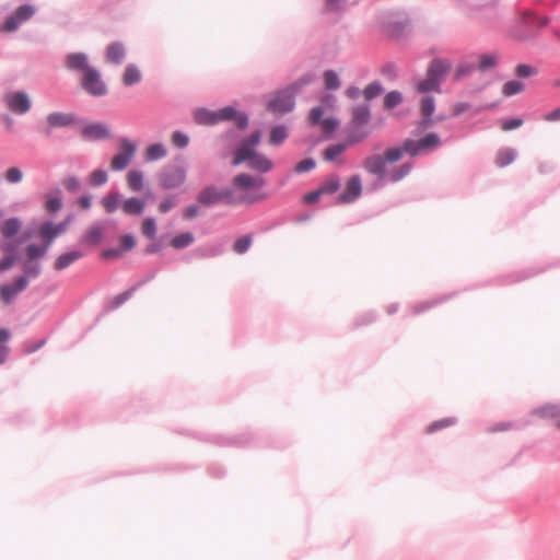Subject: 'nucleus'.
Segmentation results:
<instances>
[{
  "instance_id": "nucleus-7",
  "label": "nucleus",
  "mask_w": 560,
  "mask_h": 560,
  "mask_svg": "<svg viewBox=\"0 0 560 560\" xmlns=\"http://www.w3.org/2000/svg\"><path fill=\"white\" fill-rule=\"evenodd\" d=\"M2 101L7 108L15 115H25L32 108V100L30 95L22 90L4 93Z\"/></svg>"
},
{
  "instance_id": "nucleus-50",
  "label": "nucleus",
  "mask_w": 560,
  "mask_h": 560,
  "mask_svg": "<svg viewBox=\"0 0 560 560\" xmlns=\"http://www.w3.org/2000/svg\"><path fill=\"white\" fill-rule=\"evenodd\" d=\"M4 179L9 184H19L23 179V172L16 166L9 167L4 173Z\"/></svg>"
},
{
  "instance_id": "nucleus-57",
  "label": "nucleus",
  "mask_w": 560,
  "mask_h": 560,
  "mask_svg": "<svg viewBox=\"0 0 560 560\" xmlns=\"http://www.w3.org/2000/svg\"><path fill=\"white\" fill-rule=\"evenodd\" d=\"M456 423V419L455 418H444V419H441V420H438V421H434L432 422L428 428H427V432L428 433H433L438 430H441V429H444V428H447V427H451L453 424Z\"/></svg>"
},
{
  "instance_id": "nucleus-54",
  "label": "nucleus",
  "mask_w": 560,
  "mask_h": 560,
  "mask_svg": "<svg viewBox=\"0 0 560 560\" xmlns=\"http://www.w3.org/2000/svg\"><path fill=\"white\" fill-rule=\"evenodd\" d=\"M252 242L250 235H244L235 241L233 249L237 254H244L249 249Z\"/></svg>"
},
{
  "instance_id": "nucleus-38",
  "label": "nucleus",
  "mask_w": 560,
  "mask_h": 560,
  "mask_svg": "<svg viewBox=\"0 0 560 560\" xmlns=\"http://www.w3.org/2000/svg\"><path fill=\"white\" fill-rule=\"evenodd\" d=\"M288 129L283 125L275 126L270 131L269 142L272 145H280L288 138Z\"/></svg>"
},
{
  "instance_id": "nucleus-29",
  "label": "nucleus",
  "mask_w": 560,
  "mask_h": 560,
  "mask_svg": "<svg viewBox=\"0 0 560 560\" xmlns=\"http://www.w3.org/2000/svg\"><path fill=\"white\" fill-rule=\"evenodd\" d=\"M142 80L140 69L135 63H128L122 74V83L126 86L138 84Z\"/></svg>"
},
{
  "instance_id": "nucleus-41",
  "label": "nucleus",
  "mask_w": 560,
  "mask_h": 560,
  "mask_svg": "<svg viewBox=\"0 0 560 560\" xmlns=\"http://www.w3.org/2000/svg\"><path fill=\"white\" fill-rule=\"evenodd\" d=\"M23 272L21 277H26L27 280L36 279L42 272V266L38 262L26 259L23 264Z\"/></svg>"
},
{
  "instance_id": "nucleus-44",
  "label": "nucleus",
  "mask_w": 560,
  "mask_h": 560,
  "mask_svg": "<svg viewBox=\"0 0 560 560\" xmlns=\"http://www.w3.org/2000/svg\"><path fill=\"white\" fill-rule=\"evenodd\" d=\"M340 187V178L337 175H330L319 187L323 195L334 194Z\"/></svg>"
},
{
  "instance_id": "nucleus-33",
  "label": "nucleus",
  "mask_w": 560,
  "mask_h": 560,
  "mask_svg": "<svg viewBox=\"0 0 560 560\" xmlns=\"http://www.w3.org/2000/svg\"><path fill=\"white\" fill-rule=\"evenodd\" d=\"M144 176L141 171L132 170L127 174V183L130 190L139 192L143 189Z\"/></svg>"
},
{
  "instance_id": "nucleus-35",
  "label": "nucleus",
  "mask_w": 560,
  "mask_h": 560,
  "mask_svg": "<svg viewBox=\"0 0 560 560\" xmlns=\"http://www.w3.org/2000/svg\"><path fill=\"white\" fill-rule=\"evenodd\" d=\"M532 413L541 418L557 419L558 421L560 418V405H546L534 409Z\"/></svg>"
},
{
  "instance_id": "nucleus-28",
  "label": "nucleus",
  "mask_w": 560,
  "mask_h": 560,
  "mask_svg": "<svg viewBox=\"0 0 560 560\" xmlns=\"http://www.w3.org/2000/svg\"><path fill=\"white\" fill-rule=\"evenodd\" d=\"M22 222L19 218H9L0 226L2 236L7 240L14 237L21 230Z\"/></svg>"
},
{
  "instance_id": "nucleus-27",
  "label": "nucleus",
  "mask_w": 560,
  "mask_h": 560,
  "mask_svg": "<svg viewBox=\"0 0 560 560\" xmlns=\"http://www.w3.org/2000/svg\"><path fill=\"white\" fill-rule=\"evenodd\" d=\"M122 211L128 215H140L143 213L145 202L137 197H130L122 202Z\"/></svg>"
},
{
  "instance_id": "nucleus-43",
  "label": "nucleus",
  "mask_w": 560,
  "mask_h": 560,
  "mask_svg": "<svg viewBox=\"0 0 560 560\" xmlns=\"http://www.w3.org/2000/svg\"><path fill=\"white\" fill-rule=\"evenodd\" d=\"M324 84L327 90L335 91L340 88V79L336 71L326 70L323 74Z\"/></svg>"
},
{
  "instance_id": "nucleus-24",
  "label": "nucleus",
  "mask_w": 560,
  "mask_h": 560,
  "mask_svg": "<svg viewBox=\"0 0 560 560\" xmlns=\"http://www.w3.org/2000/svg\"><path fill=\"white\" fill-rule=\"evenodd\" d=\"M197 200L205 207H211L218 202H221L220 189L213 185H209L198 194Z\"/></svg>"
},
{
  "instance_id": "nucleus-14",
  "label": "nucleus",
  "mask_w": 560,
  "mask_h": 560,
  "mask_svg": "<svg viewBox=\"0 0 560 560\" xmlns=\"http://www.w3.org/2000/svg\"><path fill=\"white\" fill-rule=\"evenodd\" d=\"M46 121H47V129L45 130V135L50 136L51 129L65 128V127L74 125L78 122V118L74 114L54 112V113L48 114Z\"/></svg>"
},
{
  "instance_id": "nucleus-37",
  "label": "nucleus",
  "mask_w": 560,
  "mask_h": 560,
  "mask_svg": "<svg viewBox=\"0 0 560 560\" xmlns=\"http://www.w3.org/2000/svg\"><path fill=\"white\" fill-rule=\"evenodd\" d=\"M62 207V199H61V191L59 189H56L54 195H48L45 208L50 213L58 212Z\"/></svg>"
},
{
  "instance_id": "nucleus-23",
  "label": "nucleus",
  "mask_w": 560,
  "mask_h": 560,
  "mask_svg": "<svg viewBox=\"0 0 560 560\" xmlns=\"http://www.w3.org/2000/svg\"><path fill=\"white\" fill-rule=\"evenodd\" d=\"M83 256H84V253L79 249H72V250L66 252L56 258V260L54 262V269L56 271H61V270L68 268L69 266H71L73 262H75Z\"/></svg>"
},
{
  "instance_id": "nucleus-51",
  "label": "nucleus",
  "mask_w": 560,
  "mask_h": 560,
  "mask_svg": "<svg viewBox=\"0 0 560 560\" xmlns=\"http://www.w3.org/2000/svg\"><path fill=\"white\" fill-rule=\"evenodd\" d=\"M522 90H523L522 82L516 81V80H511V81H508L503 85L502 93L504 96L510 97V96H513V95L522 92Z\"/></svg>"
},
{
  "instance_id": "nucleus-15",
  "label": "nucleus",
  "mask_w": 560,
  "mask_h": 560,
  "mask_svg": "<svg viewBox=\"0 0 560 560\" xmlns=\"http://www.w3.org/2000/svg\"><path fill=\"white\" fill-rule=\"evenodd\" d=\"M362 194V183L359 175H353L347 182L346 189L339 195L338 201L340 203H352Z\"/></svg>"
},
{
  "instance_id": "nucleus-47",
  "label": "nucleus",
  "mask_w": 560,
  "mask_h": 560,
  "mask_svg": "<svg viewBox=\"0 0 560 560\" xmlns=\"http://www.w3.org/2000/svg\"><path fill=\"white\" fill-rule=\"evenodd\" d=\"M10 339V331L7 328H0V364L4 363L8 354L9 347L5 342Z\"/></svg>"
},
{
  "instance_id": "nucleus-22",
  "label": "nucleus",
  "mask_w": 560,
  "mask_h": 560,
  "mask_svg": "<svg viewBox=\"0 0 560 560\" xmlns=\"http://www.w3.org/2000/svg\"><path fill=\"white\" fill-rule=\"evenodd\" d=\"M82 136L86 140H102L110 136L109 130L103 124H89L82 128Z\"/></svg>"
},
{
  "instance_id": "nucleus-64",
  "label": "nucleus",
  "mask_w": 560,
  "mask_h": 560,
  "mask_svg": "<svg viewBox=\"0 0 560 560\" xmlns=\"http://www.w3.org/2000/svg\"><path fill=\"white\" fill-rule=\"evenodd\" d=\"M18 260V255H7L0 259V272L7 271L13 267Z\"/></svg>"
},
{
  "instance_id": "nucleus-39",
  "label": "nucleus",
  "mask_w": 560,
  "mask_h": 560,
  "mask_svg": "<svg viewBox=\"0 0 560 560\" xmlns=\"http://www.w3.org/2000/svg\"><path fill=\"white\" fill-rule=\"evenodd\" d=\"M195 241L192 233L185 232L174 236L171 241V245L176 249H183L191 245Z\"/></svg>"
},
{
  "instance_id": "nucleus-63",
  "label": "nucleus",
  "mask_w": 560,
  "mask_h": 560,
  "mask_svg": "<svg viewBox=\"0 0 560 560\" xmlns=\"http://www.w3.org/2000/svg\"><path fill=\"white\" fill-rule=\"evenodd\" d=\"M136 246V240L131 234H125L120 237V249L122 252L131 250Z\"/></svg>"
},
{
  "instance_id": "nucleus-45",
  "label": "nucleus",
  "mask_w": 560,
  "mask_h": 560,
  "mask_svg": "<svg viewBox=\"0 0 560 560\" xmlns=\"http://www.w3.org/2000/svg\"><path fill=\"white\" fill-rule=\"evenodd\" d=\"M347 144L343 143H336L327 147L324 151V159L326 161H335L338 155L345 152L347 149Z\"/></svg>"
},
{
  "instance_id": "nucleus-12",
  "label": "nucleus",
  "mask_w": 560,
  "mask_h": 560,
  "mask_svg": "<svg viewBox=\"0 0 560 560\" xmlns=\"http://www.w3.org/2000/svg\"><path fill=\"white\" fill-rule=\"evenodd\" d=\"M244 162H246L248 168L259 173H268L273 167L272 161L258 152L250 154L247 152L245 156L234 158V164H241Z\"/></svg>"
},
{
  "instance_id": "nucleus-52",
  "label": "nucleus",
  "mask_w": 560,
  "mask_h": 560,
  "mask_svg": "<svg viewBox=\"0 0 560 560\" xmlns=\"http://www.w3.org/2000/svg\"><path fill=\"white\" fill-rule=\"evenodd\" d=\"M142 233L147 237L154 240L156 236V222L154 218H145L142 222Z\"/></svg>"
},
{
  "instance_id": "nucleus-10",
  "label": "nucleus",
  "mask_w": 560,
  "mask_h": 560,
  "mask_svg": "<svg viewBox=\"0 0 560 560\" xmlns=\"http://www.w3.org/2000/svg\"><path fill=\"white\" fill-rule=\"evenodd\" d=\"M440 144V137L435 132H430L420 140L407 139L402 144V150L404 153L416 156L423 151L436 149Z\"/></svg>"
},
{
  "instance_id": "nucleus-18",
  "label": "nucleus",
  "mask_w": 560,
  "mask_h": 560,
  "mask_svg": "<svg viewBox=\"0 0 560 560\" xmlns=\"http://www.w3.org/2000/svg\"><path fill=\"white\" fill-rule=\"evenodd\" d=\"M347 147L353 145L364 141L370 135L371 130L365 126L348 124L345 129Z\"/></svg>"
},
{
  "instance_id": "nucleus-6",
  "label": "nucleus",
  "mask_w": 560,
  "mask_h": 560,
  "mask_svg": "<svg viewBox=\"0 0 560 560\" xmlns=\"http://www.w3.org/2000/svg\"><path fill=\"white\" fill-rule=\"evenodd\" d=\"M137 152V143L129 138L122 137L119 139L118 152L110 161V170L114 172H121L128 167Z\"/></svg>"
},
{
  "instance_id": "nucleus-49",
  "label": "nucleus",
  "mask_w": 560,
  "mask_h": 560,
  "mask_svg": "<svg viewBox=\"0 0 560 560\" xmlns=\"http://www.w3.org/2000/svg\"><path fill=\"white\" fill-rule=\"evenodd\" d=\"M498 63V57L491 54H482L479 56L478 69L482 72L495 67Z\"/></svg>"
},
{
  "instance_id": "nucleus-26",
  "label": "nucleus",
  "mask_w": 560,
  "mask_h": 560,
  "mask_svg": "<svg viewBox=\"0 0 560 560\" xmlns=\"http://www.w3.org/2000/svg\"><path fill=\"white\" fill-rule=\"evenodd\" d=\"M518 153L515 149L504 147L498 150L494 163L498 167H505L513 163Z\"/></svg>"
},
{
  "instance_id": "nucleus-5",
  "label": "nucleus",
  "mask_w": 560,
  "mask_h": 560,
  "mask_svg": "<svg viewBox=\"0 0 560 560\" xmlns=\"http://www.w3.org/2000/svg\"><path fill=\"white\" fill-rule=\"evenodd\" d=\"M451 70V62L447 59L434 58L427 70L425 79L417 84L419 93L440 92L441 84Z\"/></svg>"
},
{
  "instance_id": "nucleus-20",
  "label": "nucleus",
  "mask_w": 560,
  "mask_h": 560,
  "mask_svg": "<svg viewBox=\"0 0 560 560\" xmlns=\"http://www.w3.org/2000/svg\"><path fill=\"white\" fill-rule=\"evenodd\" d=\"M435 110V100L433 96H424L421 100L420 112L422 119L420 121V128L428 129L433 125L432 115Z\"/></svg>"
},
{
  "instance_id": "nucleus-58",
  "label": "nucleus",
  "mask_w": 560,
  "mask_h": 560,
  "mask_svg": "<svg viewBox=\"0 0 560 560\" xmlns=\"http://www.w3.org/2000/svg\"><path fill=\"white\" fill-rule=\"evenodd\" d=\"M172 143L176 148L184 149L189 143V137L186 133L176 130L172 133Z\"/></svg>"
},
{
  "instance_id": "nucleus-40",
  "label": "nucleus",
  "mask_w": 560,
  "mask_h": 560,
  "mask_svg": "<svg viewBox=\"0 0 560 560\" xmlns=\"http://www.w3.org/2000/svg\"><path fill=\"white\" fill-rule=\"evenodd\" d=\"M384 92V88L381 84L380 81H373L369 83L364 90L362 91V94L366 101H372L380 96Z\"/></svg>"
},
{
  "instance_id": "nucleus-25",
  "label": "nucleus",
  "mask_w": 560,
  "mask_h": 560,
  "mask_svg": "<svg viewBox=\"0 0 560 560\" xmlns=\"http://www.w3.org/2000/svg\"><path fill=\"white\" fill-rule=\"evenodd\" d=\"M371 119V109L368 104H360L354 106L351 112V119L349 124L366 126Z\"/></svg>"
},
{
  "instance_id": "nucleus-42",
  "label": "nucleus",
  "mask_w": 560,
  "mask_h": 560,
  "mask_svg": "<svg viewBox=\"0 0 560 560\" xmlns=\"http://www.w3.org/2000/svg\"><path fill=\"white\" fill-rule=\"evenodd\" d=\"M404 101L402 94L399 91H390L384 97V108L385 109H394L398 105H400Z\"/></svg>"
},
{
  "instance_id": "nucleus-8",
  "label": "nucleus",
  "mask_w": 560,
  "mask_h": 560,
  "mask_svg": "<svg viewBox=\"0 0 560 560\" xmlns=\"http://www.w3.org/2000/svg\"><path fill=\"white\" fill-rule=\"evenodd\" d=\"M36 13V8L32 4H22L18 7L9 16L5 18L1 31L12 33L19 27L31 20Z\"/></svg>"
},
{
  "instance_id": "nucleus-3",
  "label": "nucleus",
  "mask_w": 560,
  "mask_h": 560,
  "mask_svg": "<svg viewBox=\"0 0 560 560\" xmlns=\"http://www.w3.org/2000/svg\"><path fill=\"white\" fill-rule=\"evenodd\" d=\"M194 119L196 124L201 126H212L228 120H235L237 128L241 130L248 126V115L238 113L233 106H226L218 110L197 108L194 113Z\"/></svg>"
},
{
  "instance_id": "nucleus-62",
  "label": "nucleus",
  "mask_w": 560,
  "mask_h": 560,
  "mask_svg": "<svg viewBox=\"0 0 560 560\" xmlns=\"http://www.w3.org/2000/svg\"><path fill=\"white\" fill-rule=\"evenodd\" d=\"M177 205V199L175 196H170L164 198L159 205V211L162 213H167Z\"/></svg>"
},
{
  "instance_id": "nucleus-48",
  "label": "nucleus",
  "mask_w": 560,
  "mask_h": 560,
  "mask_svg": "<svg viewBox=\"0 0 560 560\" xmlns=\"http://www.w3.org/2000/svg\"><path fill=\"white\" fill-rule=\"evenodd\" d=\"M526 16H527V39L529 38V27L530 26L535 25L538 28H540V27L546 26L549 22L548 18L540 19L539 16H537L534 12H532L528 9H527Z\"/></svg>"
},
{
  "instance_id": "nucleus-59",
  "label": "nucleus",
  "mask_w": 560,
  "mask_h": 560,
  "mask_svg": "<svg viewBox=\"0 0 560 560\" xmlns=\"http://www.w3.org/2000/svg\"><path fill=\"white\" fill-rule=\"evenodd\" d=\"M475 69L476 65L474 62H463L456 69L455 79L459 80L466 78L470 75Z\"/></svg>"
},
{
  "instance_id": "nucleus-4",
  "label": "nucleus",
  "mask_w": 560,
  "mask_h": 560,
  "mask_svg": "<svg viewBox=\"0 0 560 560\" xmlns=\"http://www.w3.org/2000/svg\"><path fill=\"white\" fill-rule=\"evenodd\" d=\"M363 167L369 174L377 176L381 180L397 183L411 172L412 164L404 163L399 166L386 170V163L383 156L380 154H372L363 161Z\"/></svg>"
},
{
  "instance_id": "nucleus-2",
  "label": "nucleus",
  "mask_w": 560,
  "mask_h": 560,
  "mask_svg": "<svg viewBox=\"0 0 560 560\" xmlns=\"http://www.w3.org/2000/svg\"><path fill=\"white\" fill-rule=\"evenodd\" d=\"M313 80L314 75L312 73L302 75L287 88L278 91L273 98L269 101L268 108L280 115L292 112L295 106V96Z\"/></svg>"
},
{
  "instance_id": "nucleus-46",
  "label": "nucleus",
  "mask_w": 560,
  "mask_h": 560,
  "mask_svg": "<svg viewBox=\"0 0 560 560\" xmlns=\"http://www.w3.org/2000/svg\"><path fill=\"white\" fill-rule=\"evenodd\" d=\"M38 236L40 238H50L55 240L58 237L56 230H55V223L51 221H45L43 222L38 228Z\"/></svg>"
},
{
  "instance_id": "nucleus-11",
  "label": "nucleus",
  "mask_w": 560,
  "mask_h": 560,
  "mask_svg": "<svg viewBox=\"0 0 560 560\" xmlns=\"http://www.w3.org/2000/svg\"><path fill=\"white\" fill-rule=\"evenodd\" d=\"M159 178L163 189H174L185 182L186 171L178 165H167L162 170Z\"/></svg>"
},
{
  "instance_id": "nucleus-1",
  "label": "nucleus",
  "mask_w": 560,
  "mask_h": 560,
  "mask_svg": "<svg viewBox=\"0 0 560 560\" xmlns=\"http://www.w3.org/2000/svg\"><path fill=\"white\" fill-rule=\"evenodd\" d=\"M233 187H224L220 189L221 202L228 206H236L241 203H254L265 198V195L246 194L236 195L235 189L249 191L266 184L264 177H255L247 173H241L233 177Z\"/></svg>"
},
{
  "instance_id": "nucleus-16",
  "label": "nucleus",
  "mask_w": 560,
  "mask_h": 560,
  "mask_svg": "<svg viewBox=\"0 0 560 560\" xmlns=\"http://www.w3.org/2000/svg\"><path fill=\"white\" fill-rule=\"evenodd\" d=\"M28 285L26 277H18L13 283H5L0 287V295L4 303L10 304L15 296Z\"/></svg>"
},
{
  "instance_id": "nucleus-32",
  "label": "nucleus",
  "mask_w": 560,
  "mask_h": 560,
  "mask_svg": "<svg viewBox=\"0 0 560 560\" xmlns=\"http://www.w3.org/2000/svg\"><path fill=\"white\" fill-rule=\"evenodd\" d=\"M167 150L163 143H153L145 149L144 158L148 162H154L164 159Z\"/></svg>"
},
{
  "instance_id": "nucleus-31",
  "label": "nucleus",
  "mask_w": 560,
  "mask_h": 560,
  "mask_svg": "<svg viewBox=\"0 0 560 560\" xmlns=\"http://www.w3.org/2000/svg\"><path fill=\"white\" fill-rule=\"evenodd\" d=\"M122 199V195L118 191H112L101 199V203L107 213H114Z\"/></svg>"
},
{
  "instance_id": "nucleus-13",
  "label": "nucleus",
  "mask_w": 560,
  "mask_h": 560,
  "mask_svg": "<svg viewBox=\"0 0 560 560\" xmlns=\"http://www.w3.org/2000/svg\"><path fill=\"white\" fill-rule=\"evenodd\" d=\"M63 66L68 71L81 74L93 68V66L90 65L88 54L82 51L67 54L63 59Z\"/></svg>"
},
{
  "instance_id": "nucleus-19",
  "label": "nucleus",
  "mask_w": 560,
  "mask_h": 560,
  "mask_svg": "<svg viewBox=\"0 0 560 560\" xmlns=\"http://www.w3.org/2000/svg\"><path fill=\"white\" fill-rule=\"evenodd\" d=\"M260 140L261 132L259 130L254 131L249 137L243 138L235 150L234 158L245 156L247 152L248 154L256 153L255 148L260 143Z\"/></svg>"
},
{
  "instance_id": "nucleus-56",
  "label": "nucleus",
  "mask_w": 560,
  "mask_h": 560,
  "mask_svg": "<svg viewBox=\"0 0 560 560\" xmlns=\"http://www.w3.org/2000/svg\"><path fill=\"white\" fill-rule=\"evenodd\" d=\"M404 155L402 147L399 148H389L382 155L385 160V163H394L399 161Z\"/></svg>"
},
{
  "instance_id": "nucleus-36",
  "label": "nucleus",
  "mask_w": 560,
  "mask_h": 560,
  "mask_svg": "<svg viewBox=\"0 0 560 560\" xmlns=\"http://www.w3.org/2000/svg\"><path fill=\"white\" fill-rule=\"evenodd\" d=\"M410 21L408 18H402L396 21H392L388 23V31L394 37H400L405 34L406 30L409 27Z\"/></svg>"
},
{
  "instance_id": "nucleus-9",
  "label": "nucleus",
  "mask_w": 560,
  "mask_h": 560,
  "mask_svg": "<svg viewBox=\"0 0 560 560\" xmlns=\"http://www.w3.org/2000/svg\"><path fill=\"white\" fill-rule=\"evenodd\" d=\"M81 88L92 96H104L107 94L106 83L103 81L101 72L93 67L81 75Z\"/></svg>"
},
{
  "instance_id": "nucleus-17",
  "label": "nucleus",
  "mask_w": 560,
  "mask_h": 560,
  "mask_svg": "<svg viewBox=\"0 0 560 560\" xmlns=\"http://www.w3.org/2000/svg\"><path fill=\"white\" fill-rule=\"evenodd\" d=\"M105 226L101 222H95L80 237V245L96 246L104 237Z\"/></svg>"
},
{
  "instance_id": "nucleus-30",
  "label": "nucleus",
  "mask_w": 560,
  "mask_h": 560,
  "mask_svg": "<svg viewBox=\"0 0 560 560\" xmlns=\"http://www.w3.org/2000/svg\"><path fill=\"white\" fill-rule=\"evenodd\" d=\"M350 8L349 0H324L323 10L328 14H343Z\"/></svg>"
},
{
  "instance_id": "nucleus-55",
  "label": "nucleus",
  "mask_w": 560,
  "mask_h": 560,
  "mask_svg": "<svg viewBox=\"0 0 560 560\" xmlns=\"http://www.w3.org/2000/svg\"><path fill=\"white\" fill-rule=\"evenodd\" d=\"M26 257L28 260L35 261L37 259L43 258L47 253L45 248H42L39 245L30 244L26 247Z\"/></svg>"
},
{
  "instance_id": "nucleus-34",
  "label": "nucleus",
  "mask_w": 560,
  "mask_h": 560,
  "mask_svg": "<svg viewBox=\"0 0 560 560\" xmlns=\"http://www.w3.org/2000/svg\"><path fill=\"white\" fill-rule=\"evenodd\" d=\"M153 278H154V273H152V275H151V276H149L145 280H143V281L139 282L138 284H136V285L131 287V288H130V289H128L127 291H125V292H122V293H120V294L116 295V296H115V299H114V300H113V302H112V306H110V307H112V308H117V307H119L120 305H122L125 302H127V301L131 298L132 293H133V292H135V291H136V290L141 285V284H143L145 281L151 280V279H153Z\"/></svg>"
},
{
  "instance_id": "nucleus-61",
  "label": "nucleus",
  "mask_w": 560,
  "mask_h": 560,
  "mask_svg": "<svg viewBox=\"0 0 560 560\" xmlns=\"http://www.w3.org/2000/svg\"><path fill=\"white\" fill-rule=\"evenodd\" d=\"M62 185L63 187L70 191V192H75L80 189L81 187V183L79 180L78 177L75 176H69V177H66L63 180H62Z\"/></svg>"
},
{
  "instance_id": "nucleus-21",
  "label": "nucleus",
  "mask_w": 560,
  "mask_h": 560,
  "mask_svg": "<svg viewBox=\"0 0 560 560\" xmlns=\"http://www.w3.org/2000/svg\"><path fill=\"white\" fill-rule=\"evenodd\" d=\"M126 58V48L120 42L110 43L105 50V60L108 63L121 65Z\"/></svg>"
},
{
  "instance_id": "nucleus-53",
  "label": "nucleus",
  "mask_w": 560,
  "mask_h": 560,
  "mask_svg": "<svg viewBox=\"0 0 560 560\" xmlns=\"http://www.w3.org/2000/svg\"><path fill=\"white\" fill-rule=\"evenodd\" d=\"M108 180V175L104 170H94L90 174V184L94 187L102 186Z\"/></svg>"
},
{
  "instance_id": "nucleus-60",
  "label": "nucleus",
  "mask_w": 560,
  "mask_h": 560,
  "mask_svg": "<svg viewBox=\"0 0 560 560\" xmlns=\"http://www.w3.org/2000/svg\"><path fill=\"white\" fill-rule=\"evenodd\" d=\"M315 166H316V161L313 158H307V159L302 160L294 166V172L299 173V174L306 173V172L314 170Z\"/></svg>"
}]
</instances>
